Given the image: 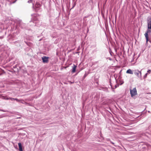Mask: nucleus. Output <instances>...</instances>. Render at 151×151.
Returning <instances> with one entry per match:
<instances>
[{
	"instance_id": "nucleus-1",
	"label": "nucleus",
	"mask_w": 151,
	"mask_h": 151,
	"mask_svg": "<svg viewBox=\"0 0 151 151\" xmlns=\"http://www.w3.org/2000/svg\"><path fill=\"white\" fill-rule=\"evenodd\" d=\"M15 22L16 24V29L19 30H20V29H22L25 31L26 34L27 33L31 34L33 33L32 30L28 27L26 24L24 23L22 20L17 19L16 20Z\"/></svg>"
},
{
	"instance_id": "nucleus-2",
	"label": "nucleus",
	"mask_w": 151,
	"mask_h": 151,
	"mask_svg": "<svg viewBox=\"0 0 151 151\" xmlns=\"http://www.w3.org/2000/svg\"><path fill=\"white\" fill-rule=\"evenodd\" d=\"M41 6V4L38 2H36L35 4H33V8L34 10L36 12H37L40 9Z\"/></svg>"
},
{
	"instance_id": "nucleus-3",
	"label": "nucleus",
	"mask_w": 151,
	"mask_h": 151,
	"mask_svg": "<svg viewBox=\"0 0 151 151\" xmlns=\"http://www.w3.org/2000/svg\"><path fill=\"white\" fill-rule=\"evenodd\" d=\"M130 93L132 97L136 95L137 93L136 88H134L132 90L130 89Z\"/></svg>"
},
{
	"instance_id": "nucleus-4",
	"label": "nucleus",
	"mask_w": 151,
	"mask_h": 151,
	"mask_svg": "<svg viewBox=\"0 0 151 151\" xmlns=\"http://www.w3.org/2000/svg\"><path fill=\"white\" fill-rule=\"evenodd\" d=\"M33 19H35V20H34L33 22L32 21H30L29 22V24L28 25H30L31 26H37L36 24V21L37 19V18L35 17Z\"/></svg>"
},
{
	"instance_id": "nucleus-5",
	"label": "nucleus",
	"mask_w": 151,
	"mask_h": 151,
	"mask_svg": "<svg viewBox=\"0 0 151 151\" xmlns=\"http://www.w3.org/2000/svg\"><path fill=\"white\" fill-rule=\"evenodd\" d=\"M49 57L46 56H43L42 57V62L44 63H47L48 62Z\"/></svg>"
},
{
	"instance_id": "nucleus-6",
	"label": "nucleus",
	"mask_w": 151,
	"mask_h": 151,
	"mask_svg": "<svg viewBox=\"0 0 151 151\" xmlns=\"http://www.w3.org/2000/svg\"><path fill=\"white\" fill-rule=\"evenodd\" d=\"M116 80V85H115L114 86V89H115L116 88H117V87H118L119 86V83L118 82V79H119L120 78V77L119 76L118 79L116 78L117 77H115L114 76Z\"/></svg>"
},
{
	"instance_id": "nucleus-7",
	"label": "nucleus",
	"mask_w": 151,
	"mask_h": 151,
	"mask_svg": "<svg viewBox=\"0 0 151 151\" xmlns=\"http://www.w3.org/2000/svg\"><path fill=\"white\" fill-rule=\"evenodd\" d=\"M147 28L151 30V19L150 18L148 19L147 20Z\"/></svg>"
},
{
	"instance_id": "nucleus-8",
	"label": "nucleus",
	"mask_w": 151,
	"mask_h": 151,
	"mask_svg": "<svg viewBox=\"0 0 151 151\" xmlns=\"http://www.w3.org/2000/svg\"><path fill=\"white\" fill-rule=\"evenodd\" d=\"M134 74L137 76L139 78H141V71H138L137 72H134Z\"/></svg>"
},
{
	"instance_id": "nucleus-9",
	"label": "nucleus",
	"mask_w": 151,
	"mask_h": 151,
	"mask_svg": "<svg viewBox=\"0 0 151 151\" xmlns=\"http://www.w3.org/2000/svg\"><path fill=\"white\" fill-rule=\"evenodd\" d=\"M150 125L146 129V133L147 134H148L149 135H151V132L149 131V130L150 128Z\"/></svg>"
},
{
	"instance_id": "nucleus-10",
	"label": "nucleus",
	"mask_w": 151,
	"mask_h": 151,
	"mask_svg": "<svg viewBox=\"0 0 151 151\" xmlns=\"http://www.w3.org/2000/svg\"><path fill=\"white\" fill-rule=\"evenodd\" d=\"M18 145L19 146V151H23L21 143L20 142L18 143Z\"/></svg>"
},
{
	"instance_id": "nucleus-11",
	"label": "nucleus",
	"mask_w": 151,
	"mask_h": 151,
	"mask_svg": "<svg viewBox=\"0 0 151 151\" xmlns=\"http://www.w3.org/2000/svg\"><path fill=\"white\" fill-rule=\"evenodd\" d=\"M76 67H77L76 65H75L74 64H73V67L72 69V70H71L72 73H74L76 72Z\"/></svg>"
},
{
	"instance_id": "nucleus-12",
	"label": "nucleus",
	"mask_w": 151,
	"mask_h": 151,
	"mask_svg": "<svg viewBox=\"0 0 151 151\" xmlns=\"http://www.w3.org/2000/svg\"><path fill=\"white\" fill-rule=\"evenodd\" d=\"M146 40V45H147L148 42H149L151 44V39L149 38H145Z\"/></svg>"
},
{
	"instance_id": "nucleus-13",
	"label": "nucleus",
	"mask_w": 151,
	"mask_h": 151,
	"mask_svg": "<svg viewBox=\"0 0 151 151\" xmlns=\"http://www.w3.org/2000/svg\"><path fill=\"white\" fill-rule=\"evenodd\" d=\"M149 33L148 32V31L147 29L145 33L144 34V35L145 36V38H149Z\"/></svg>"
},
{
	"instance_id": "nucleus-14",
	"label": "nucleus",
	"mask_w": 151,
	"mask_h": 151,
	"mask_svg": "<svg viewBox=\"0 0 151 151\" xmlns=\"http://www.w3.org/2000/svg\"><path fill=\"white\" fill-rule=\"evenodd\" d=\"M2 99H3L6 100H9V97L7 96H2Z\"/></svg>"
},
{
	"instance_id": "nucleus-15",
	"label": "nucleus",
	"mask_w": 151,
	"mask_h": 151,
	"mask_svg": "<svg viewBox=\"0 0 151 151\" xmlns=\"http://www.w3.org/2000/svg\"><path fill=\"white\" fill-rule=\"evenodd\" d=\"M126 73H129L131 74H133V72H132V70L130 69H129L127 70L126 72Z\"/></svg>"
},
{
	"instance_id": "nucleus-16",
	"label": "nucleus",
	"mask_w": 151,
	"mask_h": 151,
	"mask_svg": "<svg viewBox=\"0 0 151 151\" xmlns=\"http://www.w3.org/2000/svg\"><path fill=\"white\" fill-rule=\"evenodd\" d=\"M118 82L119 85H122L124 83V82L122 79H119L118 80Z\"/></svg>"
},
{
	"instance_id": "nucleus-17",
	"label": "nucleus",
	"mask_w": 151,
	"mask_h": 151,
	"mask_svg": "<svg viewBox=\"0 0 151 151\" xmlns=\"http://www.w3.org/2000/svg\"><path fill=\"white\" fill-rule=\"evenodd\" d=\"M109 82H110V85L111 86V88L112 90V91L114 92V88H113L112 86V83H111V79H109Z\"/></svg>"
},
{
	"instance_id": "nucleus-18",
	"label": "nucleus",
	"mask_w": 151,
	"mask_h": 151,
	"mask_svg": "<svg viewBox=\"0 0 151 151\" xmlns=\"http://www.w3.org/2000/svg\"><path fill=\"white\" fill-rule=\"evenodd\" d=\"M18 67H19V69H20V67L19 66V65L18 64H16L15 66H13V68H17V69H18V68H17Z\"/></svg>"
},
{
	"instance_id": "nucleus-19",
	"label": "nucleus",
	"mask_w": 151,
	"mask_h": 151,
	"mask_svg": "<svg viewBox=\"0 0 151 151\" xmlns=\"http://www.w3.org/2000/svg\"><path fill=\"white\" fill-rule=\"evenodd\" d=\"M76 2H75L74 3L73 1V6H72V8L70 9V10L71 9H73L75 6L76 5Z\"/></svg>"
},
{
	"instance_id": "nucleus-20",
	"label": "nucleus",
	"mask_w": 151,
	"mask_h": 151,
	"mask_svg": "<svg viewBox=\"0 0 151 151\" xmlns=\"http://www.w3.org/2000/svg\"><path fill=\"white\" fill-rule=\"evenodd\" d=\"M0 71L2 72L0 74V76L1 75V74H2L5 73V72L1 68L0 69Z\"/></svg>"
},
{
	"instance_id": "nucleus-21",
	"label": "nucleus",
	"mask_w": 151,
	"mask_h": 151,
	"mask_svg": "<svg viewBox=\"0 0 151 151\" xmlns=\"http://www.w3.org/2000/svg\"><path fill=\"white\" fill-rule=\"evenodd\" d=\"M9 100H10L11 101H13L14 100V98L9 97Z\"/></svg>"
},
{
	"instance_id": "nucleus-22",
	"label": "nucleus",
	"mask_w": 151,
	"mask_h": 151,
	"mask_svg": "<svg viewBox=\"0 0 151 151\" xmlns=\"http://www.w3.org/2000/svg\"><path fill=\"white\" fill-rule=\"evenodd\" d=\"M147 30L148 31V32L149 33H151V30L150 29H148L147 28Z\"/></svg>"
},
{
	"instance_id": "nucleus-23",
	"label": "nucleus",
	"mask_w": 151,
	"mask_h": 151,
	"mask_svg": "<svg viewBox=\"0 0 151 151\" xmlns=\"http://www.w3.org/2000/svg\"><path fill=\"white\" fill-rule=\"evenodd\" d=\"M14 100H16L17 102H19L20 101V100L17 98H14Z\"/></svg>"
},
{
	"instance_id": "nucleus-24",
	"label": "nucleus",
	"mask_w": 151,
	"mask_h": 151,
	"mask_svg": "<svg viewBox=\"0 0 151 151\" xmlns=\"http://www.w3.org/2000/svg\"><path fill=\"white\" fill-rule=\"evenodd\" d=\"M24 42L26 44L28 45H29V43L28 42H27L24 40Z\"/></svg>"
},
{
	"instance_id": "nucleus-25",
	"label": "nucleus",
	"mask_w": 151,
	"mask_h": 151,
	"mask_svg": "<svg viewBox=\"0 0 151 151\" xmlns=\"http://www.w3.org/2000/svg\"><path fill=\"white\" fill-rule=\"evenodd\" d=\"M147 73H146L145 75L144 76V78H145L147 77Z\"/></svg>"
},
{
	"instance_id": "nucleus-26",
	"label": "nucleus",
	"mask_w": 151,
	"mask_h": 151,
	"mask_svg": "<svg viewBox=\"0 0 151 151\" xmlns=\"http://www.w3.org/2000/svg\"><path fill=\"white\" fill-rule=\"evenodd\" d=\"M32 2V0H28L27 1V3H31Z\"/></svg>"
},
{
	"instance_id": "nucleus-27",
	"label": "nucleus",
	"mask_w": 151,
	"mask_h": 151,
	"mask_svg": "<svg viewBox=\"0 0 151 151\" xmlns=\"http://www.w3.org/2000/svg\"><path fill=\"white\" fill-rule=\"evenodd\" d=\"M87 76V74H86V73H85L83 76V79H84L85 78V77Z\"/></svg>"
},
{
	"instance_id": "nucleus-28",
	"label": "nucleus",
	"mask_w": 151,
	"mask_h": 151,
	"mask_svg": "<svg viewBox=\"0 0 151 151\" xmlns=\"http://www.w3.org/2000/svg\"><path fill=\"white\" fill-rule=\"evenodd\" d=\"M4 117H5V116L3 115H0V119Z\"/></svg>"
},
{
	"instance_id": "nucleus-29",
	"label": "nucleus",
	"mask_w": 151,
	"mask_h": 151,
	"mask_svg": "<svg viewBox=\"0 0 151 151\" xmlns=\"http://www.w3.org/2000/svg\"><path fill=\"white\" fill-rule=\"evenodd\" d=\"M0 111H3V112H5L6 111H5L4 110L0 109Z\"/></svg>"
},
{
	"instance_id": "nucleus-30",
	"label": "nucleus",
	"mask_w": 151,
	"mask_h": 151,
	"mask_svg": "<svg viewBox=\"0 0 151 151\" xmlns=\"http://www.w3.org/2000/svg\"><path fill=\"white\" fill-rule=\"evenodd\" d=\"M147 72L148 73H150V72H151V70H149L147 71Z\"/></svg>"
},
{
	"instance_id": "nucleus-31",
	"label": "nucleus",
	"mask_w": 151,
	"mask_h": 151,
	"mask_svg": "<svg viewBox=\"0 0 151 151\" xmlns=\"http://www.w3.org/2000/svg\"><path fill=\"white\" fill-rule=\"evenodd\" d=\"M69 82L70 83V84H72L74 83V82H71V81H69Z\"/></svg>"
},
{
	"instance_id": "nucleus-32",
	"label": "nucleus",
	"mask_w": 151,
	"mask_h": 151,
	"mask_svg": "<svg viewBox=\"0 0 151 151\" xmlns=\"http://www.w3.org/2000/svg\"><path fill=\"white\" fill-rule=\"evenodd\" d=\"M35 14H31V16H32L33 17L35 16Z\"/></svg>"
},
{
	"instance_id": "nucleus-33",
	"label": "nucleus",
	"mask_w": 151,
	"mask_h": 151,
	"mask_svg": "<svg viewBox=\"0 0 151 151\" xmlns=\"http://www.w3.org/2000/svg\"><path fill=\"white\" fill-rule=\"evenodd\" d=\"M89 15L86 16L84 17V18H87L88 17H89Z\"/></svg>"
},
{
	"instance_id": "nucleus-34",
	"label": "nucleus",
	"mask_w": 151,
	"mask_h": 151,
	"mask_svg": "<svg viewBox=\"0 0 151 151\" xmlns=\"http://www.w3.org/2000/svg\"><path fill=\"white\" fill-rule=\"evenodd\" d=\"M105 91H108V88H105Z\"/></svg>"
},
{
	"instance_id": "nucleus-35",
	"label": "nucleus",
	"mask_w": 151,
	"mask_h": 151,
	"mask_svg": "<svg viewBox=\"0 0 151 151\" xmlns=\"http://www.w3.org/2000/svg\"><path fill=\"white\" fill-rule=\"evenodd\" d=\"M3 38V36H1L0 37V39H2Z\"/></svg>"
},
{
	"instance_id": "nucleus-36",
	"label": "nucleus",
	"mask_w": 151,
	"mask_h": 151,
	"mask_svg": "<svg viewBox=\"0 0 151 151\" xmlns=\"http://www.w3.org/2000/svg\"><path fill=\"white\" fill-rule=\"evenodd\" d=\"M110 142H111V144H112L113 145H114V143L113 142H111V141H110Z\"/></svg>"
},
{
	"instance_id": "nucleus-37",
	"label": "nucleus",
	"mask_w": 151,
	"mask_h": 151,
	"mask_svg": "<svg viewBox=\"0 0 151 151\" xmlns=\"http://www.w3.org/2000/svg\"><path fill=\"white\" fill-rule=\"evenodd\" d=\"M145 112V110H144L142 112V114L144 113Z\"/></svg>"
},
{
	"instance_id": "nucleus-38",
	"label": "nucleus",
	"mask_w": 151,
	"mask_h": 151,
	"mask_svg": "<svg viewBox=\"0 0 151 151\" xmlns=\"http://www.w3.org/2000/svg\"><path fill=\"white\" fill-rule=\"evenodd\" d=\"M17 0H16L15 1H14L12 3H15V2L16 1H17Z\"/></svg>"
},
{
	"instance_id": "nucleus-39",
	"label": "nucleus",
	"mask_w": 151,
	"mask_h": 151,
	"mask_svg": "<svg viewBox=\"0 0 151 151\" xmlns=\"http://www.w3.org/2000/svg\"><path fill=\"white\" fill-rule=\"evenodd\" d=\"M103 104L106 105V103H105L104 102H103Z\"/></svg>"
},
{
	"instance_id": "nucleus-40",
	"label": "nucleus",
	"mask_w": 151,
	"mask_h": 151,
	"mask_svg": "<svg viewBox=\"0 0 151 151\" xmlns=\"http://www.w3.org/2000/svg\"><path fill=\"white\" fill-rule=\"evenodd\" d=\"M148 113H150V111H148Z\"/></svg>"
},
{
	"instance_id": "nucleus-41",
	"label": "nucleus",
	"mask_w": 151,
	"mask_h": 151,
	"mask_svg": "<svg viewBox=\"0 0 151 151\" xmlns=\"http://www.w3.org/2000/svg\"><path fill=\"white\" fill-rule=\"evenodd\" d=\"M109 60H111V58H109Z\"/></svg>"
},
{
	"instance_id": "nucleus-42",
	"label": "nucleus",
	"mask_w": 151,
	"mask_h": 151,
	"mask_svg": "<svg viewBox=\"0 0 151 151\" xmlns=\"http://www.w3.org/2000/svg\"><path fill=\"white\" fill-rule=\"evenodd\" d=\"M20 32V30H19V32H18V33H19V32Z\"/></svg>"
},
{
	"instance_id": "nucleus-43",
	"label": "nucleus",
	"mask_w": 151,
	"mask_h": 151,
	"mask_svg": "<svg viewBox=\"0 0 151 151\" xmlns=\"http://www.w3.org/2000/svg\"><path fill=\"white\" fill-rule=\"evenodd\" d=\"M18 42V41H16L15 42Z\"/></svg>"
},
{
	"instance_id": "nucleus-44",
	"label": "nucleus",
	"mask_w": 151,
	"mask_h": 151,
	"mask_svg": "<svg viewBox=\"0 0 151 151\" xmlns=\"http://www.w3.org/2000/svg\"><path fill=\"white\" fill-rule=\"evenodd\" d=\"M109 113H110V114H111V113H110V112H109Z\"/></svg>"
},
{
	"instance_id": "nucleus-45",
	"label": "nucleus",
	"mask_w": 151,
	"mask_h": 151,
	"mask_svg": "<svg viewBox=\"0 0 151 151\" xmlns=\"http://www.w3.org/2000/svg\"><path fill=\"white\" fill-rule=\"evenodd\" d=\"M109 113H110V114H111V113H110V112H109Z\"/></svg>"
},
{
	"instance_id": "nucleus-46",
	"label": "nucleus",
	"mask_w": 151,
	"mask_h": 151,
	"mask_svg": "<svg viewBox=\"0 0 151 151\" xmlns=\"http://www.w3.org/2000/svg\"><path fill=\"white\" fill-rule=\"evenodd\" d=\"M109 113H110V114H111V113H110V112H109Z\"/></svg>"
},
{
	"instance_id": "nucleus-47",
	"label": "nucleus",
	"mask_w": 151,
	"mask_h": 151,
	"mask_svg": "<svg viewBox=\"0 0 151 151\" xmlns=\"http://www.w3.org/2000/svg\"><path fill=\"white\" fill-rule=\"evenodd\" d=\"M109 113H110V114H111V113H110V112H109Z\"/></svg>"
},
{
	"instance_id": "nucleus-48",
	"label": "nucleus",
	"mask_w": 151,
	"mask_h": 151,
	"mask_svg": "<svg viewBox=\"0 0 151 151\" xmlns=\"http://www.w3.org/2000/svg\"><path fill=\"white\" fill-rule=\"evenodd\" d=\"M20 118V117H19V118L18 117V118Z\"/></svg>"
}]
</instances>
